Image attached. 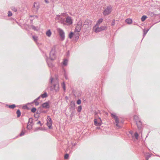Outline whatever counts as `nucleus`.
Segmentation results:
<instances>
[{"mask_svg":"<svg viewBox=\"0 0 160 160\" xmlns=\"http://www.w3.org/2000/svg\"><path fill=\"white\" fill-rule=\"evenodd\" d=\"M94 122L95 125L97 126H100L102 124L101 119L99 118L97 119H94Z\"/></svg>","mask_w":160,"mask_h":160,"instance_id":"obj_9","label":"nucleus"},{"mask_svg":"<svg viewBox=\"0 0 160 160\" xmlns=\"http://www.w3.org/2000/svg\"><path fill=\"white\" fill-rule=\"evenodd\" d=\"M125 22L128 24H130L132 23V19L130 18H128L125 20Z\"/></svg>","mask_w":160,"mask_h":160,"instance_id":"obj_22","label":"nucleus"},{"mask_svg":"<svg viewBox=\"0 0 160 160\" xmlns=\"http://www.w3.org/2000/svg\"><path fill=\"white\" fill-rule=\"evenodd\" d=\"M34 103L35 104V105L36 106H37L39 104V103L37 102V101H35V100H34L33 101V102H32V103Z\"/></svg>","mask_w":160,"mask_h":160,"instance_id":"obj_35","label":"nucleus"},{"mask_svg":"<svg viewBox=\"0 0 160 160\" xmlns=\"http://www.w3.org/2000/svg\"><path fill=\"white\" fill-rule=\"evenodd\" d=\"M31 27L35 31H38L39 29L38 27H35L33 25H31Z\"/></svg>","mask_w":160,"mask_h":160,"instance_id":"obj_27","label":"nucleus"},{"mask_svg":"<svg viewBox=\"0 0 160 160\" xmlns=\"http://www.w3.org/2000/svg\"><path fill=\"white\" fill-rule=\"evenodd\" d=\"M50 82L51 84H53V86L50 87V90L53 92L55 91V92L58 91L59 90V85L58 79L57 78L53 79V78L51 77Z\"/></svg>","mask_w":160,"mask_h":160,"instance_id":"obj_1","label":"nucleus"},{"mask_svg":"<svg viewBox=\"0 0 160 160\" xmlns=\"http://www.w3.org/2000/svg\"><path fill=\"white\" fill-rule=\"evenodd\" d=\"M69 157V155L68 154H66L64 156V158L65 159H67Z\"/></svg>","mask_w":160,"mask_h":160,"instance_id":"obj_45","label":"nucleus"},{"mask_svg":"<svg viewBox=\"0 0 160 160\" xmlns=\"http://www.w3.org/2000/svg\"><path fill=\"white\" fill-rule=\"evenodd\" d=\"M45 1L46 3H48V0H45Z\"/></svg>","mask_w":160,"mask_h":160,"instance_id":"obj_53","label":"nucleus"},{"mask_svg":"<svg viewBox=\"0 0 160 160\" xmlns=\"http://www.w3.org/2000/svg\"><path fill=\"white\" fill-rule=\"evenodd\" d=\"M111 116L115 119L116 126L119 128H120L121 127L118 124L119 121L118 117L115 114L112 113L111 114Z\"/></svg>","mask_w":160,"mask_h":160,"instance_id":"obj_6","label":"nucleus"},{"mask_svg":"<svg viewBox=\"0 0 160 160\" xmlns=\"http://www.w3.org/2000/svg\"><path fill=\"white\" fill-rule=\"evenodd\" d=\"M138 117L137 116V115H135L134 117V119L136 120H137L138 119Z\"/></svg>","mask_w":160,"mask_h":160,"instance_id":"obj_46","label":"nucleus"},{"mask_svg":"<svg viewBox=\"0 0 160 160\" xmlns=\"http://www.w3.org/2000/svg\"><path fill=\"white\" fill-rule=\"evenodd\" d=\"M136 124H137V126L138 129L139 130H141L142 128V125L141 121H139V122H137V121Z\"/></svg>","mask_w":160,"mask_h":160,"instance_id":"obj_15","label":"nucleus"},{"mask_svg":"<svg viewBox=\"0 0 160 160\" xmlns=\"http://www.w3.org/2000/svg\"><path fill=\"white\" fill-rule=\"evenodd\" d=\"M68 60L67 59H65L63 62V65L65 66L67 65Z\"/></svg>","mask_w":160,"mask_h":160,"instance_id":"obj_28","label":"nucleus"},{"mask_svg":"<svg viewBox=\"0 0 160 160\" xmlns=\"http://www.w3.org/2000/svg\"><path fill=\"white\" fill-rule=\"evenodd\" d=\"M41 97L40 96L39 97H38V98H36V99H35V101H38V100H39L40 98Z\"/></svg>","mask_w":160,"mask_h":160,"instance_id":"obj_49","label":"nucleus"},{"mask_svg":"<svg viewBox=\"0 0 160 160\" xmlns=\"http://www.w3.org/2000/svg\"><path fill=\"white\" fill-rule=\"evenodd\" d=\"M73 35V33L72 32H71L69 35V38H72Z\"/></svg>","mask_w":160,"mask_h":160,"instance_id":"obj_36","label":"nucleus"},{"mask_svg":"<svg viewBox=\"0 0 160 160\" xmlns=\"http://www.w3.org/2000/svg\"><path fill=\"white\" fill-rule=\"evenodd\" d=\"M145 159L146 160H148V159L151 157L152 154L149 153H146L145 155Z\"/></svg>","mask_w":160,"mask_h":160,"instance_id":"obj_18","label":"nucleus"},{"mask_svg":"<svg viewBox=\"0 0 160 160\" xmlns=\"http://www.w3.org/2000/svg\"><path fill=\"white\" fill-rule=\"evenodd\" d=\"M50 59L52 60H54L56 58L55 48L53 47L49 53Z\"/></svg>","mask_w":160,"mask_h":160,"instance_id":"obj_2","label":"nucleus"},{"mask_svg":"<svg viewBox=\"0 0 160 160\" xmlns=\"http://www.w3.org/2000/svg\"><path fill=\"white\" fill-rule=\"evenodd\" d=\"M70 105H71V109H74L75 107V102H73V101H71V102Z\"/></svg>","mask_w":160,"mask_h":160,"instance_id":"obj_19","label":"nucleus"},{"mask_svg":"<svg viewBox=\"0 0 160 160\" xmlns=\"http://www.w3.org/2000/svg\"><path fill=\"white\" fill-rule=\"evenodd\" d=\"M46 60L47 61V64H48V65L49 67L50 68H52L53 67V65L52 63V62H50L49 60L48 59V58L47 56H46Z\"/></svg>","mask_w":160,"mask_h":160,"instance_id":"obj_13","label":"nucleus"},{"mask_svg":"<svg viewBox=\"0 0 160 160\" xmlns=\"http://www.w3.org/2000/svg\"><path fill=\"white\" fill-rule=\"evenodd\" d=\"M27 128L28 130L31 129L32 128V125L30 124L29 125L28 124L27 126Z\"/></svg>","mask_w":160,"mask_h":160,"instance_id":"obj_32","label":"nucleus"},{"mask_svg":"<svg viewBox=\"0 0 160 160\" xmlns=\"http://www.w3.org/2000/svg\"><path fill=\"white\" fill-rule=\"evenodd\" d=\"M57 30L62 40H63L65 38V34L63 31L60 28H58Z\"/></svg>","mask_w":160,"mask_h":160,"instance_id":"obj_7","label":"nucleus"},{"mask_svg":"<svg viewBox=\"0 0 160 160\" xmlns=\"http://www.w3.org/2000/svg\"><path fill=\"white\" fill-rule=\"evenodd\" d=\"M115 24V20L114 19L113 20L112 23H111V26H114Z\"/></svg>","mask_w":160,"mask_h":160,"instance_id":"obj_43","label":"nucleus"},{"mask_svg":"<svg viewBox=\"0 0 160 160\" xmlns=\"http://www.w3.org/2000/svg\"><path fill=\"white\" fill-rule=\"evenodd\" d=\"M82 109V107L81 106H79L78 107L77 111L78 112H80L81 111Z\"/></svg>","mask_w":160,"mask_h":160,"instance_id":"obj_33","label":"nucleus"},{"mask_svg":"<svg viewBox=\"0 0 160 160\" xmlns=\"http://www.w3.org/2000/svg\"><path fill=\"white\" fill-rule=\"evenodd\" d=\"M11 9L12 10L14 11L15 12H16L17 11V8H15V7H12L11 8Z\"/></svg>","mask_w":160,"mask_h":160,"instance_id":"obj_38","label":"nucleus"},{"mask_svg":"<svg viewBox=\"0 0 160 160\" xmlns=\"http://www.w3.org/2000/svg\"><path fill=\"white\" fill-rule=\"evenodd\" d=\"M138 133L137 132H136L134 133V135H132V138H133L134 137L137 140L138 139Z\"/></svg>","mask_w":160,"mask_h":160,"instance_id":"obj_26","label":"nucleus"},{"mask_svg":"<svg viewBox=\"0 0 160 160\" xmlns=\"http://www.w3.org/2000/svg\"><path fill=\"white\" fill-rule=\"evenodd\" d=\"M81 103V100L80 99H78L77 102V103L78 105H80Z\"/></svg>","mask_w":160,"mask_h":160,"instance_id":"obj_42","label":"nucleus"},{"mask_svg":"<svg viewBox=\"0 0 160 160\" xmlns=\"http://www.w3.org/2000/svg\"><path fill=\"white\" fill-rule=\"evenodd\" d=\"M39 8V4L38 2H34L32 9L34 12L36 13Z\"/></svg>","mask_w":160,"mask_h":160,"instance_id":"obj_8","label":"nucleus"},{"mask_svg":"<svg viewBox=\"0 0 160 160\" xmlns=\"http://www.w3.org/2000/svg\"><path fill=\"white\" fill-rule=\"evenodd\" d=\"M97 129H100V128H97Z\"/></svg>","mask_w":160,"mask_h":160,"instance_id":"obj_55","label":"nucleus"},{"mask_svg":"<svg viewBox=\"0 0 160 160\" xmlns=\"http://www.w3.org/2000/svg\"><path fill=\"white\" fill-rule=\"evenodd\" d=\"M6 106L8 107L9 108H12L13 109L15 108L16 107V105L15 104H13L11 105H8V104H7L6 105Z\"/></svg>","mask_w":160,"mask_h":160,"instance_id":"obj_24","label":"nucleus"},{"mask_svg":"<svg viewBox=\"0 0 160 160\" xmlns=\"http://www.w3.org/2000/svg\"><path fill=\"white\" fill-rule=\"evenodd\" d=\"M39 130H42L43 129H42V128H37L35 129L34 130V132H36Z\"/></svg>","mask_w":160,"mask_h":160,"instance_id":"obj_41","label":"nucleus"},{"mask_svg":"<svg viewBox=\"0 0 160 160\" xmlns=\"http://www.w3.org/2000/svg\"><path fill=\"white\" fill-rule=\"evenodd\" d=\"M40 96L42 98H45L48 96L46 92H45L43 94H42Z\"/></svg>","mask_w":160,"mask_h":160,"instance_id":"obj_25","label":"nucleus"},{"mask_svg":"<svg viewBox=\"0 0 160 160\" xmlns=\"http://www.w3.org/2000/svg\"><path fill=\"white\" fill-rule=\"evenodd\" d=\"M65 22L68 24V25L72 24V20L70 16H68L66 18Z\"/></svg>","mask_w":160,"mask_h":160,"instance_id":"obj_12","label":"nucleus"},{"mask_svg":"<svg viewBox=\"0 0 160 160\" xmlns=\"http://www.w3.org/2000/svg\"><path fill=\"white\" fill-rule=\"evenodd\" d=\"M52 32L50 30H48L46 32V35L47 36L49 37L51 36Z\"/></svg>","mask_w":160,"mask_h":160,"instance_id":"obj_21","label":"nucleus"},{"mask_svg":"<svg viewBox=\"0 0 160 160\" xmlns=\"http://www.w3.org/2000/svg\"><path fill=\"white\" fill-rule=\"evenodd\" d=\"M47 125L49 129L52 128V121L51 118L49 116H47Z\"/></svg>","mask_w":160,"mask_h":160,"instance_id":"obj_5","label":"nucleus"},{"mask_svg":"<svg viewBox=\"0 0 160 160\" xmlns=\"http://www.w3.org/2000/svg\"><path fill=\"white\" fill-rule=\"evenodd\" d=\"M16 113L17 115V117H19L20 116L21 114V112L19 109H18L17 110Z\"/></svg>","mask_w":160,"mask_h":160,"instance_id":"obj_29","label":"nucleus"},{"mask_svg":"<svg viewBox=\"0 0 160 160\" xmlns=\"http://www.w3.org/2000/svg\"><path fill=\"white\" fill-rule=\"evenodd\" d=\"M70 105H71V109H74L75 107V102H73V101H71V102Z\"/></svg>","mask_w":160,"mask_h":160,"instance_id":"obj_20","label":"nucleus"},{"mask_svg":"<svg viewBox=\"0 0 160 160\" xmlns=\"http://www.w3.org/2000/svg\"><path fill=\"white\" fill-rule=\"evenodd\" d=\"M42 106L43 108H49V102H46L43 103L42 105Z\"/></svg>","mask_w":160,"mask_h":160,"instance_id":"obj_14","label":"nucleus"},{"mask_svg":"<svg viewBox=\"0 0 160 160\" xmlns=\"http://www.w3.org/2000/svg\"><path fill=\"white\" fill-rule=\"evenodd\" d=\"M34 117L36 118H38L39 117V114L37 113L36 115H34Z\"/></svg>","mask_w":160,"mask_h":160,"instance_id":"obj_47","label":"nucleus"},{"mask_svg":"<svg viewBox=\"0 0 160 160\" xmlns=\"http://www.w3.org/2000/svg\"><path fill=\"white\" fill-rule=\"evenodd\" d=\"M56 19H58L59 20V22H60L61 23L64 24H65L66 22L65 19L62 18L60 15H57L56 18Z\"/></svg>","mask_w":160,"mask_h":160,"instance_id":"obj_11","label":"nucleus"},{"mask_svg":"<svg viewBox=\"0 0 160 160\" xmlns=\"http://www.w3.org/2000/svg\"><path fill=\"white\" fill-rule=\"evenodd\" d=\"M12 16V12L10 11H9L8 12V17H11Z\"/></svg>","mask_w":160,"mask_h":160,"instance_id":"obj_40","label":"nucleus"},{"mask_svg":"<svg viewBox=\"0 0 160 160\" xmlns=\"http://www.w3.org/2000/svg\"><path fill=\"white\" fill-rule=\"evenodd\" d=\"M32 38L35 41L37 42L38 40V37L37 36H32Z\"/></svg>","mask_w":160,"mask_h":160,"instance_id":"obj_34","label":"nucleus"},{"mask_svg":"<svg viewBox=\"0 0 160 160\" xmlns=\"http://www.w3.org/2000/svg\"><path fill=\"white\" fill-rule=\"evenodd\" d=\"M107 28L106 26H102L100 27L98 26H94L93 28V30L96 32H98L102 31L105 30Z\"/></svg>","mask_w":160,"mask_h":160,"instance_id":"obj_3","label":"nucleus"},{"mask_svg":"<svg viewBox=\"0 0 160 160\" xmlns=\"http://www.w3.org/2000/svg\"><path fill=\"white\" fill-rule=\"evenodd\" d=\"M102 19H100L99 20H98L96 24L94 26H98L102 22Z\"/></svg>","mask_w":160,"mask_h":160,"instance_id":"obj_17","label":"nucleus"},{"mask_svg":"<svg viewBox=\"0 0 160 160\" xmlns=\"http://www.w3.org/2000/svg\"><path fill=\"white\" fill-rule=\"evenodd\" d=\"M37 124H40V126H42V123L40 122V121H39L37 122Z\"/></svg>","mask_w":160,"mask_h":160,"instance_id":"obj_48","label":"nucleus"},{"mask_svg":"<svg viewBox=\"0 0 160 160\" xmlns=\"http://www.w3.org/2000/svg\"><path fill=\"white\" fill-rule=\"evenodd\" d=\"M112 10V7L111 6H109L104 10L103 14L104 15L106 16L110 14Z\"/></svg>","mask_w":160,"mask_h":160,"instance_id":"obj_4","label":"nucleus"},{"mask_svg":"<svg viewBox=\"0 0 160 160\" xmlns=\"http://www.w3.org/2000/svg\"><path fill=\"white\" fill-rule=\"evenodd\" d=\"M36 111V109L35 108H32V109H31V111L33 113L35 112Z\"/></svg>","mask_w":160,"mask_h":160,"instance_id":"obj_39","label":"nucleus"},{"mask_svg":"<svg viewBox=\"0 0 160 160\" xmlns=\"http://www.w3.org/2000/svg\"><path fill=\"white\" fill-rule=\"evenodd\" d=\"M147 18V17L146 16L143 15L141 18V21L142 22H143Z\"/></svg>","mask_w":160,"mask_h":160,"instance_id":"obj_31","label":"nucleus"},{"mask_svg":"<svg viewBox=\"0 0 160 160\" xmlns=\"http://www.w3.org/2000/svg\"><path fill=\"white\" fill-rule=\"evenodd\" d=\"M79 32L75 31L74 36L75 37V40H76L77 41L79 38Z\"/></svg>","mask_w":160,"mask_h":160,"instance_id":"obj_16","label":"nucleus"},{"mask_svg":"<svg viewBox=\"0 0 160 160\" xmlns=\"http://www.w3.org/2000/svg\"><path fill=\"white\" fill-rule=\"evenodd\" d=\"M62 87L63 88V89L64 91H65V90H66V88H65V83L64 82H63L62 84Z\"/></svg>","mask_w":160,"mask_h":160,"instance_id":"obj_37","label":"nucleus"},{"mask_svg":"<svg viewBox=\"0 0 160 160\" xmlns=\"http://www.w3.org/2000/svg\"><path fill=\"white\" fill-rule=\"evenodd\" d=\"M64 76L66 79H68V77H67V75L65 73L64 74Z\"/></svg>","mask_w":160,"mask_h":160,"instance_id":"obj_50","label":"nucleus"},{"mask_svg":"<svg viewBox=\"0 0 160 160\" xmlns=\"http://www.w3.org/2000/svg\"><path fill=\"white\" fill-rule=\"evenodd\" d=\"M88 22H85L84 23V25H88Z\"/></svg>","mask_w":160,"mask_h":160,"instance_id":"obj_51","label":"nucleus"},{"mask_svg":"<svg viewBox=\"0 0 160 160\" xmlns=\"http://www.w3.org/2000/svg\"><path fill=\"white\" fill-rule=\"evenodd\" d=\"M33 122V119L32 118H29V121L28 122H30L31 124H32V123Z\"/></svg>","mask_w":160,"mask_h":160,"instance_id":"obj_44","label":"nucleus"},{"mask_svg":"<svg viewBox=\"0 0 160 160\" xmlns=\"http://www.w3.org/2000/svg\"><path fill=\"white\" fill-rule=\"evenodd\" d=\"M69 51H68V55L69 54Z\"/></svg>","mask_w":160,"mask_h":160,"instance_id":"obj_54","label":"nucleus"},{"mask_svg":"<svg viewBox=\"0 0 160 160\" xmlns=\"http://www.w3.org/2000/svg\"><path fill=\"white\" fill-rule=\"evenodd\" d=\"M24 131H25V129H23L21 133L19 135L20 136H22L24 135L25 132Z\"/></svg>","mask_w":160,"mask_h":160,"instance_id":"obj_30","label":"nucleus"},{"mask_svg":"<svg viewBox=\"0 0 160 160\" xmlns=\"http://www.w3.org/2000/svg\"><path fill=\"white\" fill-rule=\"evenodd\" d=\"M129 133L132 136L133 135V132L132 131H130L129 132Z\"/></svg>","mask_w":160,"mask_h":160,"instance_id":"obj_52","label":"nucleus"},{"mask_svg":"<svg viewBox=\"0 0 160 160\" xmlns=\"http://www.w3.org/2000/svg\"><path fill=\"white\" fill-rule=\"evenodd\" d=\"M82 22H81L79 21L77 24L75 28V31L79 32L81 29L82 27Z\"/></svg>","mask_w":160,"mask_h":160,"instance_id":"obj_10","label":"nucleus"},{"mask_svg":"<svg viewBox=\"0 0 160 160\" xmlns=\"http://www.w3.org/2000/svg\"><path fill=\"white\" fill-rule=\"evenodd\" d=\"M150 28L147 29L146 30L145 29H143V37H144L145 36L146 34L148 32V31L150 29Z\"/></svg>","mask_w":160,"mask_h":160,"instance_id":"obj_23","label":"nucleus"}]
</instances>
